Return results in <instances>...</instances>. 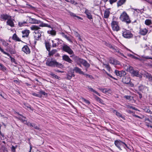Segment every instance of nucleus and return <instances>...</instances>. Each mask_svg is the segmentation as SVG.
<instances>
[{
	"label": "nucleus",
	"instance_id": "c756f323",
	"mask_svg": "<svg viewBox=\"0 0 152 152\" xmlns=\"http://www.w3.org/2000/svg\"><path fill=\"white\" fill-rule=\"evenodd\" d=\"M110 12L108 10H105L104 11V18H108Z\"/></svg>",
	"mask_w": 152,
	"mask_h": 152
},
{
	"label": "nucleus",
	"instance_id": "4be33fe9",
	"mask_svg": "<svg viewBox=\"0 0 152 152\" xmlns=\"http://www.w3.org/2000/svg\"><path fill=\"white\" fill-rule=\"evenodd\" d=\"M73 71H75L77 73H78L82 75L84 74V73L81 71V69L77 67H75L73 69Z\"/></svg>",
	"mask_w": 152,
	"mask_h": 152
},
{
	"label": "nucleus",
	"instance_id": "0eeeda50",
	"mask_svg": "<svg viewBox=\"0 0 152 152\" xmlns=\"http://www.w3.org/2000/svg\"><path fill=\"white\" fill-rule=\"evenodd\" d=\"M111 26L113 31H118L120 30V28L118 25V23L117 21H112L111 23Z\"/></svg>",
	"mask_w": 152,
	"mask_h": 152
},
{
	"label": "nucleus",
	"instance_id": "bf43d9fd",
	"mask_svg": "<svg viewBox=\"0 0 152 152\" xmlns=\"http://www.w3.org/2000/svg\"><path fill=\"white\" fill-rule=\"evenodd\" d=\"M127 107L128 108H131V109H132L133 110H138V109H137L135 107H133V106H130L129 105H127Z\"/></svg>",
	"mask_w": 152,
	"mask_h": 152
},
{
	"label": "nucleus",
	"instance_id": "2f4dec72",
	"mask_svg": "<svg viewBox=\"0 0 152 152\" xmlns=\"http://www.w3.org/2000/svg\"><path fill=\"white\" fill-rule=\"evenodd\" d=\"M94 97L95 99L97 102L103 104L104 105V101L102 100V99L97 96L96 95H95Z\"/></svg>",
	"mask_w": 152,
	"mask_h": 152
},
{
	"label": "nucleus",
	"instance_id": "bb28decb",
	"mask_svg": "<svg viewBox=\"0 0 152 152\" xmlns=\"http://www.w3.org/2000/svg\"><path fill=\"white\" fill-rule=\"evenodd\" d=\"M86 88L90 91H91V92H93L94 93L97 94V95H98L99 96H100V94L98 92H97L95 90H94L91 87L88 86L86 87Z\"/></svg>",
	"mask_w": 152,
	"mask_h": 152
},
{
	"label": "nucleus",
	"instance_id": "37998d69",
	"mask_svg": "<svg viewBox=\"0 0 152 152\" xmlns=\"http://www.w3.org/2000/svg\"><path fill=\"white\" fill-rule=\"evenodd\" d=\"M124 98L130 101H132L133 99V97L130 96H124Z\"/></svg>",
	"mask_w": 152,
	"mask_h": 152
},
{
	"label": "nucleus",
	"instance_id": "c03bdc74",
	"mask_svg": "<svg viewBox=\"0 0 152 152\" xmlns=\"http://www.w3.org/2000/svg\"><path fill=\"white\" fill-rule=\"evenodd\" d=\"M103 65L107 69V70L110 71L111 69V67L108 64H103Z\"/></svg>",
	"mask_w": 152,
	"mask_h": 152
},
{
	"label": "nucleus",
	"instance_id": "0e129e2a",
	"mask_svg": "<svg viewBox=\"0 0 152 152\" xmlns=\"http://www.w3.org/2000/svg\"><path fill=\"white\" fill-rule=\"evenodd\" d=\"M65 0L67 2H70L72 4H73L75 2V1L74 0Z\"/></svg>",
	"mask_w": 152,
	"mask_h": 152
},
{
	"label": "nucleus",
	"instance_id": "de8ad7c7",
	"mask_svg": "<svg viewBox=\"0 0 152 152\" xmlns=\"http://www.w3.org/2000/svg\"><path fill=\"white\" fill-rule=\"evenodd\" d=\"M26 22L25 21L22 22H19L18 23V25L20 27H21L25 25V24L26 23Z\"/></svg>",
	"mask_w": 152,
	"mask_h": 152
},
{
	"label": "nucleus",
	"instance_id": "79ce46f5",
	"mask_svg": "<svg viewBox=\"0 0 152 152\" xmlns=\"http://www.w3.org/2000/svg\"><path fill=\"white\" fill-rule=\"evenodd\" d=\"M6 67L3 64H1L0 65V69L4 72L7 70Z\"/></svg>",
	"mask_w": 152,
	"mask_h": 152
},
{
	"label": "nucleus",
	"instance_id": "f03ea898",
	"mask_svg": "<svg viewBox=\"0 0 152 152\" xmlns=\"http://www.w3.org/2000/svg\"><path fill=\"white\" fill-rule=\"evenodd\" d=\"M120 19L122 21L126 22V23H129L131 22L129 16L125 11L121 14Z\"/></svg>",
	"mask_w": 152,
	"mask_h": 152
},
{
	"label": "nucleus",
	"instance_id": "7c9ffc66",
	"mask_svg": "<svg viewBox=\"0 0 152 152\" xmlns=\"http://www.w3.org/2000/svg\"><path fill=\"white\" fill-rule=\"evenodd\" d=\"M45 45L47 50L48 51H50V49L51 45L49 42L45 41Z\"/></svg>",
	"mask_w": 152,
	"mask_h": 152
},
{
	"label": "nucleus",
	"instance_id": "774afa93",
	"mask_svg": "<svg viewBox=\"0 0 152 152\" xmlns=\"http://www.w3.org/2000/svg\"><path fill=\"white\" fill-rule=\"evenodd\" d=\"M117 52H118V54L120 55L121 56H122L125 58H126V57L122 53H121L120 51H117Z\"/></svg>",
	"mask_w": 152,
	"mask_h": 152
},
{
	"label": "nucleus",
	"instance_id": "6e6552de",
	"mask_svg": "<svg viewBox=\"0 0 152 152\" xmlns=\"http://www.w3.org/2000/svg\"><path fill=\"white\" fill-rule=\"evenodd\" d=\"M138 89L140 91L144 93H147L149 90L148 87L142 85L138 87Z\"/></svg>",
	"mask_w": 152,
	"mask_h": 152
},
{
	"label": "nucleus",
	"instance_id": "423d86ee",
	"mask_svg": "<svg viewBox=\"0 0 152 152\" xmlns=\"http://www.w3.org/2000/svg\"><path fill=\"white\" fill-rule=\"evenodd\" d=\"M16 113L20 115V116H15V118L17 119H18L19 120H20L21 122L22 123H24L25 122H26L25 123H24L25 124L28 125V126H30L31 125L30 124H31V123H30V122H27V121L25 120V119H23V118H26V117H25L23 115H22L16 112Z\"/></svg>",
	"mask_w": 152,
	"mask_h": 152
},
{
	"label": "nucleus",
	"instance_id": "ddd939ff",
	"mask_svg": "<svg viewBox=\"0 0 152 152\" xmlns=\"http://www.w3.org/2000/svg\"><path fill=\"white\" fill-rule=\"evenodd\" d=\"M22 51L26 54H29L30 53V50L28 47L27 45L24 46L22 48Z\"/></svg>",
	"mask_w": 152,
	"mask_h": 152
},
{
	"label": "nucleus",
	"instance_id": "473e14b6",
	"mask_svg": "<svg viewBox=\"0 0 152 152\" xmlns=\"http://www.w3.org/2000/svg\"><path fill=\"white\" fill-rule=\"evenodd\" d=\"M85 12L87 15V17L89 19H91L92 18V16L88 10H86L85 11Z\"/></svg>",
	"mask_w": 152,
	"mask_h": 152
},
{
	"label": "nucleus",
	"instance_id": "6ab92c4d",
	"mask_svg": "<svg viewBox=\"0 0 152 152\" xmlns=\"http://www.w3.org/2000/svg\"><path fill=\"white\" fill-rule=\"evenodd\" d=\"M30 33V31L29 30L27 29L23 31L22 32V33L23 34L22 37H27L28 36L29 34Z\"/></svg>",
	"mask_w": 152,
	"mask_h": 152
},
{
	"label": "nucleus",
	"instance_id": "338daca9",
	"mask_svg": "<svg viewBox=\"0 0 152 152\" xmlns=\"http://www.w3.org/2000/svg\"><path fill=\"white\" fill-rule=\"evenodd\" d=\"M147 77L149 78V80H152V77L150 75L148 74V75L147 76Z\"/></svg>",
	"mask_w": 152,
	"mask_h": 152
},
{
	"label": "nucleus",
	"instance_id": "a878e982",
	"mask_svg": "<svg viewBox=\"0 0 152 152\" xmlns=\"http://www.w3.org/2000/svg\"><path fill=\"white\" fill-rule=\"evenodd\" d=\"M23 107L26 109L28 110V109L32 111H33V109L31 108V106L27 103H24Z\"/></svg>",
	"mask_w": 152,
	"mask_h": 152
},
{
	"label": "nucleus",
	"instance_id": "680f3d73",
	"mask_svg": "<svg viewBox=\"0 0 152 152\" xmlns=\"http://www.w3.org/2000/svg\"><path fill=\"white\" fill-rule=\"evenodd\" d=\"M32 94L33 96H36L38 97H40L41 96L39 94H37L35 93H32Z\"/></svg>",
	"mask_w": 152,
	"mask_h": 152
},
{
	"label": "nucleus",
	"instance_id": "9d476101",
	"mask_svg": "<svg viewBox=\"0 0 152 152\" xmlns=\"http://www.w3.org/2000/svg\"><path fill=\"white\" fill-rule=\"evenodd\" d=\"M131 80L129 76H127L126 77L124 76L123 77L122 81L124 83L128 84L130 82Z\"/></svg>",
	"mask_w": 152,
	"mask_h": 152
},
{
	"label": "nucleus",
	"instance_id": "f3484780",
	"mask_svg": "<svg viewBox=\"0 0 152 152\" xmlns=\"http://www.w3.org/2000/svg\"><path fill=\"white\" fill-rule=\"evenodd\" d=\"M109 62L110 63L114 65L119 64V62L118 61L112 58H110Z\"/></svg>",
	"mask_w": 152,
	"mask_h": 152
},
{
	"label": "nucleus",
	"instance_id": "39448f33",
	"mask_svg": "<svg viewBox=\"0 0 152 152\" xmlns=\"http://www.w3.org/2000/svg\"><path fill=\"white\" fill-rule=\"evenodd\" d=\"M62 50L68 53L70 55H72L70 57H72L75 56L74 52L67 45H64L62 47Z\"/></svg>",
	"mask_w": 152,
	"mask_h": 152
},
{
	"label": "nucleus",
	"instance_id": "052dcab7",
	"mask_svg": "<svg viewBox=\"0 0 152 152\" xmlns=\"http://www.w3.org/2000/svg\"><path fill=\"white\" fill-rule=\"evenodd\" d=\"M69 12V15L73 17H76L77 16L75 14H74L71 12Z\"/></svg>",
	"mask_w": 152,
	"mask_h": 152
},
{
	"label": "nucleus",
	"instance_id": "a19ab883",
	"mask_svg": "<svg viewBox=\"0 0 152 152\" xmlns=\"http://www.w3.org/2000/svg\"><path fill=\"white\" fill-rule=\"evenodd\" d=\"M39 26L40 27H46L50 28H51V26L50 25H48V24L43 23H42L40 24L39 25Z\"/></svg>",
	"mask_w": 152,
	"mask_h": 152
},
{
	"label": "nucleus",
	"instance_id": "72a5a7b5",
	"mask_svg": "<svg viewBox=\"0 0 152 152\" xmlns=\"http://www.w3.org/2000/svg\"><path fill=\"white\" fill-rule=\"evenodd\" d=\"M126 2V0H119L117 2L118 7L121 6L123 4Z\"/></svg>",
	"mask_w": 152,
	"mask_h": 152
},
{
	"label": "nucleus",
	"instance_id": "aec40b11",
	"mask_svg": "<svg viewBox=\"0 0 152 152\" xmlns=\"http://www.w3.org/2000/svg\"><path fill=\"white\" fill-rule=\"evenodd\" d=\"M13 20L11 18H9L7 21V24L11 27H13L15 26V25L13 22Z\"/></svg>",
	"mask_w": 152,
	"mask_h": 152
},
{
	"label": "nucleus",
	"instance_id": "4d7b16f0",
	"mask_svg": "<svg viewBox=\"0 0 152 152\" xmlns=\"http://www.w3.org/2000/svg\"><path fill=\"white\" fill-rule=\"evenodd\" d=\"M103 70L105 72V73L107 76H109L110 77L114 79H115V78L113 77L111 75L108 73L106 71H105L104 69H103Z\"/></svg>",
	"mask_w": 152,
	"mask_h": 152
},
{
	"label": "nucleus",
	"instance_id": "4468645a",
	"mask_svg": "<svg viewBox=\"0 0 152 152\" xmlns=\"http://www.w3.org/2000/svg\"><path fill=\"white\" fill-rule=\"evenodd\" d=\"M29 23H39L41 22V21L35 19L31 17H29Z\"/></svg>",
	"mask_w": 152,
	"mask_h": 152
},
{
	"label": "nucleus",
	"instance_id": "c9c22d12",
	"mask_svg": "<svg viewBox=\"0 0 152 152\" xmlns=\"http://www.w3.org/2000/svg\"><path fill=\"white\" fill-rule=\"evenodd\" d=\"M113 113H115L116 115L118 117H121L123 119L124 118V116H123L120 113L118 112L117 110H113Z\"/></svg>",
	"mask_w": 152,
	"mask_h": 152
},
{
	"label": "nucleus",
	"instance_id": "09e8293b",
	"mask_svg": "<svg viewBox=\"0 0 152 152\" xmlns=\"http://www.w3.org/2000/svg\"><path fill=\"white\" fill-rule=\"evenodd\" d=\"M50 75L52 77H54L55 78L59 79L60 77H58V76H57L56 75L53 74V73H51L50 74Z\"/></svg>",
	"mask_w": 152,
	"mask_h": 152
},
{
	"label": "nucleus",
	"instance_id": "393cba45",
	"mask_svg": "<svg viewBox=\"0 0 152 152\" xmlns=\"http://www.w3.org/2000/svg\"><path fill=\"white\" fill-rule=\"evenodd\" d=\"M59 34L61 35L62 36L65 38L67 40L70 42H72V41L69 37L67 36L64 33L61 32L59 33Z\"/></svg>",
	"mask_w": 152,
	"mask_h": 152
},
{
	"label": "nucleus",
	"instance_id": "603ef678",
	"mask_svg": "<svg viewBox=\"0 0 152 152\" xmlns=\"http://www.w3.org/2000/svg\"><path fill=\"white\" fill-rule=\"evenodd\" d=\"M82 100L83 101L85 102L87 104H90L91 103L90 102L89 100H86L84 98H82Z\"/></svg>",
	"mask_w": 152,
	"mask_h": 152
},
{
	"label": "nucleus",
	"instance_id": "58836bf2",
	"mask_svg": "<svg viewBox=\"0 0 152 152\" xmlns=\"http://www.w3.org/2000/svg\"><path fill=\"white\" fill-rule=\"evenodd\" d=\"M0 41L2 42V45L4 47L7 46L9 45V43L4 39H0Z\"/></svg>",
	"mask_w": 152,
	"mask_h": 152
},
{
	"label": "nucleus",
	"instance_id": "f257e3e1",
	"mask_svg": "<svg viewBox=\"0 0 152 152\" xmlns=\"http://www.w3.org/2000/svg\"><path fill=\"white\" fill-rule=\"evenodd\" d=\"M46 64L47 66L50 67H56L60 68L64 67V66L62 64L57 62L52 58L47 59L46 61Z\"/></svg>",
	"mask_w": 152,
	"mask_h": 152
},
{
	"label": "nucleus",
	"instance_id": "e2e57ef3",
	"mask_svg": "<svg viewBox=\"0 0 152 152\" xmlns=\"http://www.w3.org/2000/svg\"><path fill=\"white\" fill-rule=\"evenodd\" d=\"M83 75L86 76V77H89V78H91L92 77V75L87 74H85L84 73V74H83Z\"/></svg>",
	"mask_w": 152,
	"mask_h": 152
},
{
	"label": "nucleus",
	"instance_id": "cd10ccee",
	"mask_svg": "<svg viewBox=\"0 0 152 152\" xmlns=\"http://www.w3.org/2000/svg\"><path fill=\"white\" fill-rule=\"evenodd\" d=\"M55 40L56 41L58 47H60L61 46H62V44L63 43V41L59 39H55Z\"/></svg>",
	"mask_w": 152,
	"mask_h": 152
},
{
	"label": "nucleus",
	"instance_id": "49530a36",
	"mask_svg": "<svg viewBox=\"0 0 152 152\" xmlns=\"http://www.w3.org/2000/svg\"><path fill=\"white\" fill-rule=\"evenodd\" d=\"M145 24L148 26L150 25L152 23V21L151 20L146 19L145 22Z\"/></svg>",
	"mask_w": 152,
	"mask_h": 152
},
{
	"label": "nucleus",
	"instance_id": "864d4df0",
	"mask_svg": "<svg viewBox=\"0 0 152 152\" xmlns=\"http://www.w3.org/2000/svg\"><path fill=\"white\" fill-rule=\"evenodd\" d=\"M0 51L2 53H3L4 54H5V55H9V53H7V52H5L4 50L2 49L1 47L0 46Z\"/></svg>",
	"mask_w": 152,
	"mask_h": 152
},
{
	"label": "nucleus",
	"instance_id": "8fccbe9b",
	"mask_svg": "<svg viewBox=\"0 0 152 152\" xmlns=\"http://www.w3.org/2000/svg\"><path fill=\"white\" fill-rule=\"evenodd\" d=\"M53 44L52 45V47L53 48H56L57 46V43L56 42V41L52 40Z\"/></svg>",
	"mask_w": 152,
	"mask_h": 152
},
{
	"label": "nucleus",
	"instance_id": "2eb2a0df",
	"mask_svg": "<svg viewBox=\"0 0 152 152\" xmlns=\"http://www.w3.org/2000/svg\"><path fill=\"white\" fill-rule=\"evenodd\" d=\"M80 62L85 67L87 68H88L90 66V64L85 60L80 59Z\"/></svg>",
	"mask_w": 152,
	"mask_h": 152
},
{
	"label": "nucleus",
	"instance_id": "13d9d810",
	"mask_svg": "<svg viewBox=\"0 0 152 152\" xmlns=\"http://www.w3.org/2000/svg\"><path fill=\"white\" fill-rule=\"evenodd\" d=\"M32 127H34L35 129H36L37 130H40V129L39 128V127H38L37 126V125L34 123V124L33 125V126H32Z\"/></svg>",
	"mask_w": 152,
	"mask_h": 152
},
{
	"label": "nucleus",
	"instance_id": "f8f14e48",
	"mask_svg": "<svg viewBox=\"0 0 152 152\" xmlns=\"http://www.w3.org/2000/svg\"><path fill=\"white\" fill-rule=\"evenodd\" d=\"M0 18L1 21L8 20L9 18H11V16L7 14H2L1 15Z\"/></svg>",
	"mask_w": 152,
	"mask_h": 152
},
{
	"label": "nucleus",
	"instance_id": "f704fd0d",
	"mask_svg": "<svg viewBox=\"0 0 152 152\" xmlns=\"http://www.w3.org/2000/svg\"><path fill=\"white\" fill-rule=\"evenodd\" d=\"M12 39L15 41H21V40L18 37L17 35L16 34H14L12 37Z\"/></svg>",
	"mask_w": 152,
	"mask_h": 152
},
{
	"label": "nucleus",
	"instance_id": "5fc2aeb1",
	"mask_svg": "<svg viewBox=\"0 0 152 152\" xmlns=\"http://www.w3.org/2000/svg\"><path fill=\"white\" fill-rule=\"evenodd\" d=\"M108 46L110 48L112 49L113 50H116V49L115 48V46L109 44L108 45Z\"/></svg>",
	"mask_w": 152,
	"mask_h": 152
},
{
	"label": "nucleus",
	"instance_id": "3c124183",
	"mask_svg": "<svg viewBox=\"0 0 152 152\" xmlns=\"http://www.w3.org/2000/svg\"><path fill=\"white\" fill-rule=\"evenodd\" d=\"M17 145H16L15 146H14L13 145H12L11 148V151L13 152H15V149L17 148Z\"/></svg>",
	"mask_w": 152,
	"mask_h": 152
},
{
	"label": "nucleus",
	"instance_id": "1a4fd4ad",
	"mask_svg": "<svg viewBox=\"0 0 152 152\" xmlns=\"http://www.w3.org/2000/svg\"><path fill=\"white\" fill-rule=\"evenodd\" d=\"M114 73L117 76L120 77L124 76L125 75H126V72L123 71H120L116 69L115 70Z\"/></svg>",
	"mask_w": 152,
	"mask_h": 152
},
{
	"label": "nucleus",
	"instance_id": "ea45409f",
	"mask_svg": "<svg viewBox=\"0 0 152 152\" xmlns=\"http://www.w3.org/2000/svg\"><path fill=\"white\" fill-rule=\"evenodd\" d=\"M7 55L10 58V59L11 61L12 62L14 63L15 64H17V63L14 58H12L9 53V55Z\"/></svg>",
	"mask_w": 152,
	"mask_h": 152
},
{
	"label": "nucleus",
	"instance_id": "412c9836",
	"mask_svg": "<svg viewBox=\"0 0 152 152\" xmlns=\"http://www.w3.org/2000/svg\"><path fill=\"white\" fill-rule=\"evenodd\" d=\"M121 141L120 140H115L114 142L115 146L120 150H122V149H121Z\"/></svg>",
	"mask_w": 152,
	"mask_h": 152
},
{
	"label": "nucleus",
	"instance_id": "5701e85b",
	"mask_svg": "<svg viewBox=\"0 0 152 152\" xmlns=\"http://www.w3.org/2000/svg\"><path fill=\"white\" fill-rule=\"evenodd\" d=\"M148 32V30L145 28L140 29V34L142 35H145Z\"/></svg>",
	"mask_w": 152,
	"mask_h": 152
},
{
	"label": "nucleus",
	"instance_id": "b1692460",
	"mask_svg": "<svg viewBox=\"0 0 152 152\" xmlns=\"http://www.w3.org/2000/svg\"><path fill=\"white\" fill-rule=\"evenodd\" d=\"M7 50H8L10 54H15L16 53V51L15 49L13 48L12 47H9V48H7Z\"/></svg>",
	"mask_w": 152,
	"mask_h": 152
},
{
	"label": "nucleus",
	"instance_id": "a211bd4d",
	"mask_svg": "<svg viewBox=\"0 0 152 152\" xmlns=\"http://www.w3.org/2000/svg\"><path fill=\"white\" fill-rule=\"evenodd\" d=\"M66 78L68 80H70L72 77H75V75L74 74V72H68L67 74Z\"/></svg>",
	"mask_w": 152,
	"mask_h": 152
},
{
	"label": "nucleus",
	"instance_id": "69168bd1",
	"mask_svg": "<svg viewBox=\"0 0 152 152\" xmlns=\"http://www.w3.org/2000/svg\"><path fill=\"white\" fill-rule=\"evenodd\" d=\"M117 0H109L110 4H112L113 3L115 2Z\"/></svg>",
	"mask_w": 152,
	"mask_h": 152
},
{
	"label": "nucleus",
	"instance_id": "9b49d317",
	"mask_svg": "<svg viewBox=\"0 0 152 152\" xmlns=\"http://www.w3.org/2000/svg\"><path fill=\"white\" fill-rule=\"evenodd\" d=\"M62 59L68 62L69 63L71 64H72L73 61L68 56L66 55H64L62 56Z\"/></svg>",
	"mask_w": 152,
	"mask_h": 152
},
{
	"label": "nucleus",
	"instance_id": "c85d7f7f",
	"mask_svg": "<svg viewBox=\"0 0 152 152\" xmlns=\"http://www.w3.org/2000/svg\"><path fill=\"white\" fill-rule=\"evenodd\" d=\"M47 33L48 34H50L52 36H55L56 34V31L53 30L52 28L51 30L48 31Z\"/></svg>",
	"mask_w": 152,
	"mask_h": 152
},
{
	"label": "nucleus",
	"instance_id": "7ed1b4c3",
	"mask_svg": "<svg viewBox=\"0 0 152 152\" xmlns=\"http://www.w3.org/2000/svg\"><path fill=\"white\" fill-rule=\"evenodd\" d=\"M31 28L32 30H35L38 31L37 33L35 32V34L34 36L35 39L37 40L40 39L41 35V34L39 32V29L40 28L35 25H32L31 27Z\"/></svg>",
	"mask_w": 152,
	"mask_h": 152
},
{
	"label": "nucleus",
	"instance_id": "20e7f679",
	"mask_svg": "<svg viewBox=\"0 0 152 152\" xmlns=\"http://www.w3.org/2000/svg\"><path fill=\"white\" fill-rule=\"evenodd\" d=\"M122 32L123 36L125 38L129 39L132 38L133 37V35L129 30L123 29Z\"/></svg>",
	"mask_w": 152,
	"mask_h": 152
},
{
	"label": "nucleus",
	"instance_id": "6e6d98bb",
	"mask_svg": "<svg viewBox=\"0 0 152 152\" xmlns=\"http://www.w3.org/2000/svg\"><path fill=\"white\" fill-rule=\"evenodd\" d=\"M39 93H41V94L44 95L45 96H46L47 95V94L45 91L42 90H41L39 91Z\"/></svg>",
	"mask_w": 152,
	"mask_h": 152
},
{
	"label": "nucleus",
	"instance_id": "e433bc0d",
	"mask_svg": "<svg viewBox=\"0 0 152 152\" xmlns=\"http://www.w3.org/2000/svg\"><path fill=\"white\" fill-rule=\"evenodd\" d=\"M124 148L125 149L126 148H127L128 149H129V148L127 145L124 142L121 141V148Z\"/></svg>",
	"mask_w": 152,
	"mask_h": 152
},
{
	"label": "nucleus",
	"instance_id": "dca6fc26",
	"mask_svg": "<svg viewBox=\"0 0 152 152\" xmlns=\"http://www.w3.org/2000/svg\"><path fill=\"white\" fill-rule=\"evenodd\" d=\"M131 74L133 76H136L139 78L142 77V75L139 73V71L137 70H134Z\"/></svg>",
	"mask_w": 152,
	"mask_h": 152
},
{
	"label": "nucleus",
	"instance_id": "a18cd8bd",
	"mask_svg": "<svg viewBox=\"0 0 152 152\" xmlns=\"http://www.w3.org/2000/svg\"><path fill=\"white\" fill-rule=\"evenodd\" d=\"M127 71L129 72L131 74L132 72L134 70L132 67L131 66H129L127 69Z\"/></svg>",
	"mask_w": 152,
	"mask_h": 152
},
{
	"label": "nucleus",
	"instance_id": "4c0bfd02",
	"mask_svg": "<svg viewBox=\"0 0 152 152\" xmlns=\"http://www.w3.org/2000/svg\"><path fill=\"white\" fill-rule=\"evenodd\" d=\"M57 51V50L56 49L52 50L51 51H49V55L50 56H53L54 54H56Z\"/></svg>",
	"mask_w": 152,
	"mask_h": 152
}]
</instances>
